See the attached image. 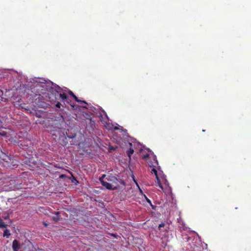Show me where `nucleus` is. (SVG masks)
<instances>
[{
	"label": "nucleus",
	"mask_w": 251,
	"mask_h": 251,
	"mask_svg": "<svg viewBox=\"0 0 251 251\" xmlns=\"http://www.w3.org/2000/svg\"><path fill=\"white\" fill-rule=\"evenodd\" d=\"M134 181L136 182V184H137V185L138 186V183L137 182L135 181V180H134Z\"/></svg>",
	"instance_id": "obj_20"
},
{
	"label": "nucleus",
	"mask_w": 251,
	"mask_h": 251,
	"mask_svg": "<svg viewBox=\"0 0 251 251\" xmlns=\"http://www.w3.org/2000/svg\"><path fill=\"white\" fill-rule=\"evenodd\" d=\"M7 158L10 159L9 157L8 156H7Z\"/></svg>",
	"instance_id": "obj_23"
},
{
	"label": "nucleus",
	"mask_w": 251,
	"mask_h": 251,
	"mask_svg": "<svg viewBox=\"0 0 251 251\" xmlns=\"http://www.w3.org/2000/svg\"><path fill=\"white\" fill-rule=\"evenodd\" d=\"M118 128L117 127H115V129H118Z\"/></svg>",
	"instance_id": "obj_21"
},
{
	"label": "nucleus",
	"mask_w": 251,
	"mask_h": 251,
	"mask_svg": "<svg viewBox=\"0 0 251 251\" xmlns=\"http://www.w3.org/2000/svg\"><path fill=\"white\" fill-rule=\"evenodd\" d=\"M106 179H107L108 181H113L115 182H117V181H118L117 178L115 176H111V179H108L107 178H106Z\"/></svg>",
	"instance_id": "obj_10"
},
{
	"label": "nucleus",
	"mask_w": 251,
	"mask_h": 251,
	"mask_svg": "<svg viewBox=\"0 0 251 251\" xmlns=\"http://www.w3.org/2000/svg\"><path fill=\"white\" fill-rule=\"evenodd\" d=\"M75 135H73V136H68V137L69 138H73L74 137H75Z\"/></svg>",
	"instance_id": "obj_17"
},
{
	"label": "nucleus",
	"mask_w": 251,
	"mask_h": 251,
	"mask_svg": "<svg viewBox=\"0 0 251 251\" xmlns=\"http://www.w3.org/2000/svg\"><path fill=\"white\" fill-rule=\"evenodd\" d=\"M152 174H154L155 176L156 179L157 180L158 186L162 189L163 190V187L161 182V179L158 176L157 170L154 168H152L151 171Z\"/></svg>",
	"instance_id": "obj_2"
},
{
	"label": "nucleus",
	"mask_w": 251,
	"mask_h": 251,
	"mask_svg": "<svg viewBox=\"0 0 251 251\" xmlns=\"http://www.w3.org/2000/svg\"><path fill=\"white\" fill-rule=\"evenodd\" d=\"M68 93H69V95H70L73 98H74V99L76 101L78 102L83 103L86 104H87L85 101L79 100L78 99V98L74 94V93L72 91L69 90Z\"/></svg>",
	"instance_id": "obj_4"
},
{
	"label": "nucleus",
	"mask_w": 251,
	"mask_h": 251,
	"mask_svg": "<svg viewBox=\"0 0 251 251\" xmlns=\"http://www.w3.org/2000/svg\"><path fill=\"white\" fill-rule=\"evenodd\" d=\"M134 150L131 148H130V149L126 151V154L130 160H131V155L134 153Z\"/></svg>",
	"instance_id": "obj_7"
},
{
	"label": "nucleus",
	"mask_w": 251,
	"mask_h": 251,
	"mask_svg": "<svg viewBox=\"0 0 251 251\" xmlns=\"http://www.w3.org/2000/svg\"><path fill=\"white\" fill-rule=\"evenodd\" d=\"M156 163L157 164H158V162H157V160H156Z\"/></svg>",
	"instance_id": "obj_22"
},
{
	"label": "nucleus",
	"mask_w": 251,
	"mask_h": 251,
	"mask_svg": "<svg viewBox=\"0 0 251 251\" xmlns=\"http://www.w3.org/2000/svg\"><path fill=\"white\" fill-rule=\"evenodd\" d=\"M59 212H55V216H53L52 217V220L55 222H58L60 219V215H59Z\"/></svg>",
	"instance_id": "obj_6"
},
{
	"label": "nucleus",
	"mask_w": 251,
	"mask_h": 251,
	"mask_svg": "<svg viewBox=\"0 0 251 251\" xmlns=\"http://www.w3.org/2000/svg\"><path fill=\"white\" fill-rule=\"evenodd\" d=\"M59 97L63 101H68L67 96L65 93L59 94Z\"/></svg>",
	"instance_id": "obj_5"
},
{
	"label": "nucleus",
	"mask_w": 251,
	"mask_h": 251,
	"mask_svg": "<svg viewBox=\"0 0 251 251\" xmlns=\"http://www.w3.org/2000/svg\"><path fill=\"white\" fill-rule=\"evenodd\" d=\"M105 175H103L99 179L100 183L102 185L105 187L108 190H115L116 189V187H113L112 184L107 181H105L103 180V178L105 177Z\"/></svg>",
	"instance_id": "obj_1"
},
{
	"label": "nucleus",
	"mask_w": 251,
	"mask_h": 251,
	"mask_svg": "<svg viewBox=\"0 0 251 251\" xmlns=\"http://www.w3.org/2000/svg\"><path fill=\"white\" fill-rule=\"evenodd\" d=\"M61 104L59 102H57L55 104V106L57 108H60L61 107Z\"/></svg>",
	"instance_id": "obj_13"
},
{
	"label": "nucleus",
	"mask_w": 251,
	"mask_h": 251,
	"mask_svg": "<svg viewBox=\"0 0 251 251\" xmlns=\"http://www.w3.org/2000/svg\"><path fill=\"white\" fill-rule=\"evenodd\" d=\"M149 155L148 153L144 154V155H143V158H145V159L149 158Z\"/></svg>",
	"instance_id": "obj_15"
},
{
	"label": "nucleus",
	"mask_w": 251,
	"mask_h": 251,
	"mask_svg": "<svg viewBox=\"0 0 251 251\" xmlns=\"http://www.w3.org/2000/svg\"><path fill=\"white\" fill-rule=\"evenodd\" d=\"M7 226V225L5 224L2 220L0 221V227L5 228Z\"/></svg>",
	"instance_id": "obj_11"
},
{
	"label": "nucleus",
	"mask_w": 251,
	"mask_h": 251,
	"mask_svg": "<svg viewBox=\"0 0 251 251\" xmlns=\"http://www.w3.org/2000/svg\"><path fill=\"white\" fill-rule=\"evenodd\" d=\"M49 99H50V101L51 102L53 100V99L50 100V97H49Z\"/></svg>",
	"instance_id": "obj_18"
},
{
	"label": "nucleus",
	"mask_w": 251,
	"mask_h": 251,
	"mask_svg": "<svg viewBox=\"0 0 251 251\" xmlns=\"http://www.w3.org/2000/svg\"><path fill=\"white\" fill-rule=\"evenodd\" d=\"M164 226H165V224L163 223L160 224L158 226L159 229H161V228L162 227H164Z\"/></svg>",
	"instance_id": "obj_14"
},
{
	"label": "nucleus",
	"mask_w": 251,
	"mask_h": 251,
	"mask_svg": "<svg viewBox=\"0 0 251 251\" xmlns=\"http://www.w3.org/2000/svg\"><path fill=\"white\" fill-rule=\"evenodd\" d=\"M144 196H145V199H146V200L147 201V202H148V203H149L151 205V206H152V204H151V200H150L149 198H148L146 197V195H144Z\"/></svg>",
	"instance_id": "obj_12"
},
{
	"label": "nucleus",
	"mask_w": 251,
	"mask_h": 251,
	"mask_svg": "<svg viewBox=\"0 0 251 251\" xmlns=\"http://www.w3.org/2000/svg\"><path fill=\"white\" fill-rule=\"evenodd\" d=\"M160 179H161V180H162V181L163 182H164L165 184H166V185L169 184V182L167 181V180L166 179V177L165 176H161Z\"/></svg>",
	"instance_id": "obj_9"
},
{
	"label": "nucleus",
	"mask_w": 251,
	"mask_h": 251,
	"mask_svg": "<svg viewBox=\"0 0 251 251\" xmlns=\"http://www.w3.org/2000/svg\"><path fill=\"white\" fill-rule=\"evenodd\" d=\"M129 145H130V147H131V146H132V144H131V143H129Z\"/></svg>",
	"instance_id": "obj_19"
},
{
	"label": "nucleus",
	"mask_w": 251,
	"mask_h": 251,
	"mask_svg": "<svg viewBox=\"0 0 251 251\" xmlns=\"http://www.w3.org/2000/svg\"><path fill=\"white\" fill-rule=\"evenodd\" d=\"M0 135H2V136H5L6 135V133L4 131H2V132H0Z\"/></svg>",
	"instance_id": "obj_16"
},
{
	"label": "nucleus",
	"mask_w": 251,
	"mask_h": 251,
	"mask_svg": "<svg viewBox=\"0 0 251 251\" xmlns=\"http://www.w3.org/2000/svg\"><path fill=\"white\" fill-rule=\"evenodd\" d=\"M21 248L20 244L17 240H14L12 243V249L13 251H18Z\"/></svg>",
	"instance_id": "obj_3"
},
{
	"label": "nucleus",
	"mask_w": 251,
	"mask_h": 251,
	"mask_svg": "<svg viewBox=\"0 0 251 251\" xmlns=\"http://www.w3.org/2000/svg\"><path fill=\"white\" fill-rule=\"evenodd\" d=\"M10 235L9 231L8 229H5L3 232V236L8 237Z\"/></svg>",
	"instance_id": "obj_8"
}]
</instances>
